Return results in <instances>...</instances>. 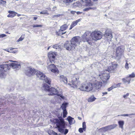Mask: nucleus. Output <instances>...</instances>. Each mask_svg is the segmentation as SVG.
<instances>
[{"label": "nucleus", "instance_id": "1", "mask_svg": "<svg viewBox=\"0 0 135 135\" xmlns=\"http://www.w3.org/2000/svg\"><path fill=\"white\" fill-rule=\"evenodd\" d=\"M102 34L99 31H94L91 33L87 31L82 36V40L83 42H87L90 45L93 42V41H97L101 39Z\"/></svg>", "mask_w": 135, "mask_h": 135}, {"label": "nucleus", "instance_id": "2", "mask_svg": "<svg viewBox=\"0 0 135 135\" xmlns=\"http://www.w3.org/2000/svg\"><path fill=\"white\" fill-rule=\"evenodd\" d=\"M42 89L47 92V94L49 95L54 96L57 95L59 96V98L61 100H64L65 97L62 94V93L59 92L56 89L49 86L47 84H44L42 87Z\"/></svg>", "mask_w": 135, "mask_h": 135}, {"label": "nucleus", "instance_id": "3", "mask_svg": "<svg viewBox=\"0 0 135 135\" xmlns=\"http://www.w3.org/2000/svg\"><path fill=\"white\" fill-rule=\"evenodd\" d=\"M77 78H73V80L69 81V83L68 84L74 88L80 89L81 90L87 91L86 82L83 83L80 86V82H78L77 81Z\"/></svg>", "mask_w": 135, "mask_h": 135}, {"label": "nucleus", "instance_id": "4", "mask_svg": "<svg viewBox=\"0 0 135 135\" xmlns=\"http://www.w3.org/2000/svg\"><path fill=\"white\" fill-rule=\"evenodd\" d=\"M56 123L59 131L65 135L66 134L68 131L67 129H64L65 128V123L64 119L61 117H59L56 119Z\"/></svg>", "mask_w": 135, "mask_h": 135}, {"label": "nucleus", "instance_id": "5", "mask_svg": "<svg viewBox=\"0 0 135 135\" xmlns=\"http://www.w3.org/2000/svg\"><path fill=\"white\" fill-rule=\"evenodd\" d=\"M37 76L40 79H44L45 82L49 85L50 84L51 81L50 79L46 76L45 75L40 71H36L35 73Z\"/></svg>", "mask_w": 135, "mask_h": 135}, {"label": "nucleus", "instance_id": "6", "mask_svg": "<svg viewBox=\"0 0 135 135\" xmlns=\"http://www.w3.org/2000/svg\"><path fill=\"white\" fill-rule=\"evenodd\" d=\"M124 47L121 46L118 47L116 49V59L117 60H119L121 58V56L124 52Z\"/></svg>", "mask_w": 135, "mask_h": 135}, {"label": "nucleus", "instance_id": "7", "mask_svg": "<svg viewBox=\"0 0 135 135\" xmlns=\"http://www.w3.org/2000/svg\"><path fill=\"white\" fill-rule=\"evenodd\" d=\"M51 63V62H47V68L49 70L55 73H58L59 71L57 68L54 64Z\"/></svg>", "mask_w": 135, "mask_h": 135}, {"label": "nucleus", "instance_id": "8", "mask_svg": "<svg viewBox=\"0 0 135 135\" xmlns=\"http://www.w3.org/2000/svg\"><path fill=\"white\" fill-rule=\"evenodd\" d=\"M11 66L13 69H16L17 68V64L14 63L11 64V65L8 64L0 65V68H1L4 71H6L9 69Z\"/></svg>", "mask_w": 135, "mask_h": 135}, {"label": "nucleus", "instance_id": "9", "mask_svg": "<svg viewBox=\"0 0 135 135\" xmlns=\"http://www.w3.org/2000/svg\"><path fill=\"white\" fill-rule=\"evenodd\" d=\"M36 71L34 69L31 67H27L25 71V73L27 76H31L35 74Z\"/></svg>", "mask_w": 135, "mask_h": 135}, {"label": "nucleus", "instance_id": "10", "mask_svg": "<svg viewBox=\"0 0 135 135\" xmlns=\"http://www.w3.org/2000/svg\"><path fill=\"white\" fill-rule=\"evenodd\" d=\"M99 77L102 80L103 83L106 84L107 83V81L109 79L110 76L108 73H106L104 71L100 75Z\"/></svg>", "mask_w": 135, "mask_h": 135}, {"label": "nucleus", "instance_id": "11", "mask_svg": "<svg viewBox=\"0 0 135 135\" xmlns=\"http://www.w3.org/2000/svg\"><path fill=\"white\" fill-rule=\"evenodd\" d=\"M82 36L81 37V38L79 36H75L72 38L70 41L76 47V46L79 45L81 41L83 42L82 40Z\"/></svg>", "mask_w": 135, "mask_h": 135}, {"label": "nucleus", "instance_id": "12", "mask_svg": "<svg viewBox=\"0 0 135 135\" xmlns=\"http://www.w3.org/2000/svg\"><path fill=\"white\" fill-rule=\"evenodd\" d=\"M104 36L105 40L108 42L110 41L113 38L112 32L110 31L106 30L104 35Z\"/></svg>", "mask_w": 135, "mask_h": 135}, {"label": "nucleus", "instance_id": "13", "mask_svg": "<svg viewBox=\"0 0 135 135\" xmlns=\"http://www.w3.org/2000/svg\"><path fill=\"white\" fill-rule=\"evenodd\" d=\"M75 47L71 41L66 42L64 44V47L67 50H73L75 49Z\"/></svg>", "mask_w": 135, "mask_h": 135}, {"label": "nucleus", "instance_id": "14", "mask_svg": "<svg viewBox=\"0 0 135 135\" xmlns=\"http://www.w3.org/2000/svg\"><path fill=\"white\" fill-rule=\"evenodd\" d=\"M48 55L49 59L47 60V62L49 61L51 62V63H53L56 56L55 52L51 51L48 53Z\"/></svg>", "mask_w": 135, "mask_h": 135}, {"label": "nucleus", "instance_id": "15", "mask_svg": "<svg viewBox=\"0 0 135 135\" xmlns=\"http://www.w3.org/2000/svg\"><path fill=\"white\" fill-rule=\"evenodd\" d=\"M68 27V26L66 25H64L60 27V28L59 30L58 34L59 35H63L66 33V31L63 32Z\"/></svg>", "mask_w": 135, "mask_h": 135}, {"label": "nucleus", "instance_id": "16", "mask_svg": "<svg viewBox=\"0 0 135 135\" xmlns=\"http://www.w3.org/2000/svg\"><path fill=\"white\" fill-rule=\"evenodd\" d=\"M117 66V64L112 62L109 65L108 68V72H112L114 70Z\"/></svg>", "mask_w": 135, "mask_h": 135}, {"label": "nucleus", "instance_id": "17", "mask_svg": "<svg viewBox=\"0 0 135 135\" xmlns=\"http://www.w3.org/2000/svg\"><path fill=\"white\" fill-rule=\"evenodd\" d=\"M87 91H90L93 90L94 88L93 84L90 82H86Z\"/></svg>", "mask_w": 135, "mask_h": 135}, {"label": "nucleus", "instance_id": "18", "mask_svg": "<svg viewBox=\"0 0 135 135\" xmlns=\"http://www.w3.org/2000/svg\"><path fill=\"white\" fill-rule=\"evenodd\" d=\"M102 83L100 82L95 81L93 85L94 87L96 89H99L101 86Z\"/></svg>", "mask_w": 135, "mask_h": 135}, {"label": "nucleus", "instance_id": "19", "mask_svg": "<svg viewBox=\"0 0 135 135\" xmlns=\"http://www.w3.org/2000/svg\"><path fill=\"white\" fill-rule=\"evenodd\" d=\"M58 77L61 81H62L65 83H66L68 82L67 78L66 76L63 75H60Z\"/></svg>", "mask_w": 135, "mask_h": 135}, {"label": "nucleus", "instance_id": "20", "mask_svg": "<svg viewBox=\"0 0 135 135\" xmlns=\"http://www.w3.org/2000/svg\"><path fill=\"white\" fill-rule=\"evenodd\" d=\"M9 14L8 15L7 17H8L13 18L16 16V13L12 11H9L8 12Z\"/></svg>", "mask_w": 135, "mask_h": 135}, {"label": "nucleus", "instance_id": "21", "mask_svg": "<svg viewBox=\"0 0 135 135\" xmlns=\"http://www.w3.org/2000/svg\"><path fill=\"white\" fill-rule=\"evenodd\" d=\"M67 119L70 124L71 125L75 123V120L74 119L70 116H69L67 118Z\"/></svg>", "mask_w": 135, "mask_h": 135}, {"label": "nucleus", "instance_id": "22", "mask_svg": "<svg viewBox=\"0 0 135 135\" xmlns=\"http://www.w3.org/2000/svg\"><path fill=\"white\" fill-rule=\"evenodd\" d=\"M81 1L84 2H85L86 3L87 6H91L93 5V3H91L90 0H81Z\"/></svg>", "mask_w": 135, "mask_h": 135}, {"label": "nucleus", "instance_id": "23", "mask_svg": "<svg viewBox=\"0 0 135 135\" xmlns=\"http://www.w3.org/2000/svg\"><path fill=\"white\" fill-rule=\"evenodd\" d=\"M75 0H63V2L66 5H69Z\"/></svg>", "mask_w": 135, "mask_h": 135}, {"label": "nucleus", "instance_id": "24", "mask_svg": "<svg viewBox=\"0 0 135 135\" xmlns=\"http://www.w3.org/2000/svg\"><path fill=\"white\" fill-rule=\"evenodd\" d=\"M119 127L122 129L123 128V126L124 124V122L123 120H120L118 122Z\"/></svg>", "mask_w": 135, "mask_h": 135}, {"label": "nucleus", "instance_id": "25", "mask_svg": "<svg viewBox=\"0 0 135 135\" xmlns=\"http://www.w3.org/2000/svg\"><path fill=\"white\" fill-rule=\"evenodd\" d=\"M96 8V7H87L83 9V11H89L90 9H95Z\"/></svg>", "mask_w": 135, "mask_h": 135}, {"label": "nucleus", "instance_id": "26", "mask_svg": "<svg viewBox=\"0 0 135 135\" xmlns=\"http://www.w3.org/2000/svg\"><path fill=\"white\" fill-rule=\"evenodd\" d=\"M81 21V20L80 19H78L76 21H75L74 22H73L71 25L72 26L74 27L75 26H76L78 22H79Z\"/></svg>", "mask_w": 135, "mask_h": 135}, {"label": "nucleus", "instance_id": "27", "mask_svg": "<svg viewBox=\"0 0 135 135\" xmlns=\"http://www.w3.org/2000/svg\"><path fill=\"white\" fill-rule=\"evenodd\" d=\"M102 130L104 131H106L108 130H110L109 125L104 127L102 128Z\"/></svg>", "mask_w": 135, "mask_h": 135}, {"label": "nucleus", "instance_id": "28", "mask_svg": "<svg viewBox=\"0 0 135 135\" xmlns=\"http://www.w3.org/2000/svg\"><path fill=\"white\" fill-rule=\"evenodd\" d=\"M135 115V113H132L129 114H121L120 115H118V116H125V117H127V116H129L130 117H131V115Z\"/></svg>", "mask_w": 135, "mask_h": 135}, {"label": "nucleus", "instance_id": "29", "mask_svg": "<svg viewBox=\"0 0 135 135\" xmlns=\"http://www.w3.org/2000/svg\"><path fill=\"white\" fill-rule=\"evenodd\" d=\"M48 134L50 135H57V133L54 132L52 130H51L48 131Z\"/></svg>", "mask_w": 135, "mask_h": 135}, {"label": "nucleus", "instance_id": "30", "mask_svg": "<svg viewBox=\"0 0 135 135\" xmlns=\"http://www.w3.org/2000/svg\"><path fill=\"white\" fill-rule=\"evenodd\" d=\"M68 104L67 103H63L62 104L61 108L63 110H66V105Z\"/></svg>", "mask_w": 135, "mask_h": 135}, {"label": "nucleus", "instance_id": "31", "mask_svg": "<svg viewBox=\"0 0 135 135\" xmlns=\"http://www.w3.org/2000/svg\"><path fill=\"white\" fill-rule=\"evenodd\" d=\"M96 99V98L94 97H91L88 99V101L89 102H91L94 101Z\"/></svg>", "mask_w": 135, "mask_h": 135}, {"label": "nucleus", "instance_id": "32", "mask_svg": "<svg viewBox=\"0 0 135 135\" xmlns=\"http://www.w3.org/2000/svg\"><path fill=\"white\" fill-rule=\"evenodd\" d=\"M80 3L79 2H76L73 4V6L74 7H76L79 6Z\"/></svg>", "mask_w": 135, "mask_h": 135}, {"label": "nucleus", "instance_id": "33", "mask_svg": "<svg viewBox=\"0 0 135 135\" xmlns=\"http://www.w3.org/2000/svg\"><path fill=\"white\" fill-rule=\"evenodd\" d=\"M117 125L116 124H114L109 125L110 130L116 127Z\"/></svg>", "mask_w": 135, "mask_h": 135}, {"label": "nucleus", "instance_id": "34", "mask_svg": "<svg viewBox=\"0 0 135 135\" xmlns=\"http://www.w3.org/2000/svg\"><path fill=\"white\" fill-rule=\"evenodd\" d=\"M63 16V14H58L57 15H55L52 16V18L53 19H54L55 18H57L60 17V16Z\"/></svg>", "mask_w": 135, "mask_h": 135}, {"label": "nucleus", "instance_id": "35", "mask_svg": "<svg viewBox=\"0 0 135 135\" xmlns=\"http://www.w3.org/2000/svg\"><path fill=\"white\" fill-rule=\"evenodd\" d=\"M6 3V1L3 0H0V5H2L3 6H4L5 5Z\"/></svg>", "mask_w": 135, "mask_h": 135}, {"label": "nucleus", "instance_id": "36", "mask_svg": "<svg viewBox=\"0 0 135 135\" xmlns=\"http://www.w3.org/2000/svg\"><path fill=\"white\" fill-rule=\"evenodd\" d=\"M121 84V83H118L117 84H114L112 86H113L114 88H115L118 87H120V84Z\"/></svg>", "mask_w": 135, "mask_h": 135}, {"label": "nucleus", "instance_id": "37", "mask_svg": "<svg viewBox=\"0 0 135 135\" xmlns=\"http://www.w3.org/2000/svg\"><path fill=\"white\" fill-rule=\"evenodd\" d=\"M63 117L64 118H65L66 117V115L67 114V112L66 111V109L63 110Z\"/></svg>", "mask_w": 135, "mask_h": 135}, {"label": "nucleus", "instance_id": "38", "mask_svg": "<svg viewBox=\"0 0 135 135\" xmlns=\"http://www.w3.org/2000/svg\"><path fill=\"white\" fill-rule=\"evenodd\" d=\"M40 13L41 14H46L47 15H49V13H48L47 11L46 10H44L40 12Z\"/></svg>", "mask_w": 135, "mask_h": 135}, {"label": "nucleus", "instance_id": "39", "mask_svg": "<svg viewBox=\"0 0 135 135\" xmlns=\"http://www.w3.org/2000/svg\"><path fill=\"white\" fill-rule=\"evenodd\" d=\"M83 130L84 131L85 130L86 128V124L85 122H84L83 123Z\"/></svg>", "mask_w": 135, "mask_h": 135}, {"label": "nucleus", "instance_id": "40", "mask_svg": "<svg viewBox=\"0 0 135 135\" xmlns=\"http://www.w3.org/2000/svg\"><path fill=\"white\" fill-rule=\"evenodd\" d=\"M24 38V35H22L21 37L17 40V42L22 41Z\"/></svg>", "mask_w": 135, "mask_h": 135}, {"label": "nucleus", "instance_id": "41", "mask_svg": "<svg viewBox=\"0 0 135 135\" xmlns=\"http://www.w3.org/2000/svg\"><path fill=\"white\" fill-rule=\"evenodd\" d=\"M42 25H38L37 24L33 25H32V27L33 28L37 27H42Z\"/></svg>", "mask_w": 135, "mask_h": 135}, {"label": "nucleus", "instance_id": "42", "mask_svg": "<svg viewBox=\"0 0 135 135\" xmlns=\"http://www.w3.org/2000/svg\"><path fill=\"white\" fill-rule=\"evenodd\" d=\"M128 76L131 79L135 77V74L134 73H132V74L129 75Z\"/></svg>", "mask_w": 135, "mask_h": 135}, {"label": "nucleus", "instance_id": "43", "mask_svg": "<svg viewBox=\"0 0 135 135\" xmlns=\"http://www.w3.org/2000/svg\"><path fill=\"white\" fill-rule=\"evenodd\" d=\"M66 66V65L64 63L60 64V67L62 68H65Z\"/></svg>", "mask_w": 135, "mask_h": 135}, {"label": "nucleus", "instance_id": "44", "mask_svg": "<svg viewBox=\"0 0 135 135\" xmlns=\"http://www.w3.org/2000/svg\"><path fill=\"white\" fill-rule=\"evenodd\" d=\"M125 78L127 79L126 81H127L128 83V84H129L130 83L131 79L128 76Z\"/></svg>", "mask_w": 135, "mask_h": 135}, {"label": "nucleus", "instance_id": "45", "mask_svg": "<svg viewBox=\"0 0 135 135\" xmlns=\"http://www.w3.org/2000/svg\"><path fill=\"white\" fill-rule=\"evenodd\" d=\"M129 95V93H127L126 94L124 95L123 97L124 98L126 99L127 97Z\"/></svg>", "mask_w": 135, "mask_h": 135}, {"label": "nucleus", "instance_id": "46", "mask_svg": "<svg viewBox=\"0 0 135 135\" xmlns=\"http://www.w3.org/2000/svg\"><path fill=\"white\" fill-rule=\"evenodd\" d=\"M53 47L55 49H57L59 48V46L58 45L55 44L53 46Z\"/></svg>", "mask_w": 135, "mask_h": 135}, {"label": "nucleus", "instance_id": "47", "mask_svg": "<svg viewBox=\"0 0 135 135\" xmlns=\"http://www.w3.org/2000/svg\"><path fill=\"white\" fill-rule=\"evenodd\" d=\"M17 69L20 68L21 67V64L20 62H17Z\"/></svg>", "mask_w": 135, "mask_h": 135}, {"label": "nucleus", "instance_id": "48", "mask_svg": "<svg viewBox=\"0 0 135 135\" xmlns=\"http://www.w3.org/2000/svg\"><path fill=\"white\" fill-rule=\"evenodd\" d=\"M83 128H80L79 129V131L80 133H82L83 132Z\"/></svg>", "mask_w": 135, "mask_h": 135}, {"label": "nucleus", "instance_id": "49", "mask_svg": "<svg viewBox=\"0 0 135 135\" xmlns=\"http://www.w3.org/2000/svg\"><path fill=\"white\" fill-rule=\"evenodd\" d=\"M6 36V35L4 34H2L0 35V38H3L4 37H5Z\"/></svg>", "mask_w": 135, "mask_h": 135}, {"label": "nucleus", "instance_id": "50", "mask_svg": "<svg viewBox=\"0 0 135 135\" xmlns=\"http://www.w3.org/2000/svg\"><path fill=\"white\" fill-rule=\"evenodd\" d=\"M128 63L127 62L125 64V68L126 69H128L129 68V67L128 66Z\"/></svg>", "mask_w": 135, "mask_h": 135}, {"label": "nucleus", "instance_id": "51", "mask_svg": "<svg viewBox=\"0 0 135 135\" xmlns=\"http://www.w3.org/2000/svg\"><path fill=\"white\" fill-rule=\"evenodd\" d=\"M113 89H114V88L113 86H111V87L108 88V91H110Z\"/></svg>", "mask_w": 135, "mask_h": 135}, {"label": "nucleus", "instance_id": "52", "mask_svg": "<svg viewBox=\"0 0 135 135\" xmlns=\"http://www.w3.org/2000/svg\"><path fill=\"white\" fill-rule=\"evenodd\" d=\"M122 81L124 83H126L128 82L126 81L127 79L125 78H123L122 79Z\"/></svg>", "mask_w": 135, "mask_h": 135}, {"label": "nucleus", "instance_id": "53", "mask_svg": "<svg viewBox=\"0 0 135 135\" xmlns=\"http://www.w3.org/2000/svg\"><path fill=\"white\" fill-rule=\"evenodd\" d=\"M76 12L75 11H71V14H74Z\"/></svg>", "mask_w": 135, "mask_h": 135}, {"label": "nucleus", "instance_id": "54", "mask_svg": "<svg viewBox=\"0 0 135 135\" xmlns=\"http://www.w3.org/2000/svg\"><path fill=\"white\" fill-rule=\"evenodd\" d=\"M76 14H77V15H79V14H81L82 12H79V11H78V12H76Z\"/></svg>", "mask_w": 135, "mask_h": 135}, {"label": "nucleus", "instance_id": "55", "mask_svg": "<svg viewBox=\"0 0 135 135\" xmlns=\"http://www.w3.org/2000/svg\"><path fill=\"white\" fill-rule=\"evenodd\" d=\"M4 73H1L0 74V77L2 78L3 77L2 76L3 75Z\"/></svg>", "mask_w": 135, "mask_h": 135}, {"label": "nucleus", "instance_id": "56", "mask_svg": "<svg viewBox=\"0 0 135 135\" xmlns=\"http://www.w3.org/2000/svg\"><path fill=\"white\" fill-rule=\"evenodd\" d=\"M97 0H90V1L91 2V3H93V2H94L95 1H97Z\"/></svg>", "mask_w": 135, "mask_h": 135}, {"label": "nucleus", "instance_id": "57", "mask_svg": "<svg viewBox=\"0 0 135 135\" xmlns=\"http://www.w3.org/2000/svg\"><path fill=\"white\" fill-rule=\"evenodd\" d=\"M102 94H103V95L106 94H107V92H103V93Z\"/></svg>", "mask_w": 135, "mask_h": 135}, {"label": "nucleus", "instance_id": "58", "mask_svg": "<svg viewBox=\"0 0 135 135\" xmlns=\"http://www.w3.org/2000/svg\"><path fill=\"white\" fill-rule=\"evenodd\" d=\"M73 27L72 26H71V25L70 26V27L69 28V30H71V29H72V28Z\"/></svg>", "mask_w": 135, "mask_h": 135}, {"label": "nucleus", "instance_id": "59", "mask_svg": "<svg viewBox=\"0 0 135 135\" xmlns=\"http://www.w3.org/2000/svg\"><path fill=\"white\" fill-rule=\"evenodd\" d=\"M37 17H35L33 18V19L34 20H36L37 19Z\"/></svg>", "mask_w": 135, "mask_h": 135}, {"label": "nucleus", "instance_id": "60", "mask_svg": "<svg viewBox=\"0 0 135 135\" xmlns=\"http://www.w3.org/2000/svg\"><path fill=\"white\" fill-rule=\"evenodd\" d=\"M78 119L80 120H81V118L79 117H78Z\"/></svg>", "mask_w": 135, "mask_h": 135}, {"label": "nucleus", "instance_id": "61", "mask_svg": "<svg viewBox=\"0 0 135 135\" xmlns=\"http://www.w3.org/2000/svg\"><path fill=\"white\" fill-rule=\"evenodd\" d=\"M11 49H10V51H9V50H8V49L7 50V51H8V52H12V51H11Z\"/></svg>", "mask_w": 135, "mask_h": 135}, {"label": "nucleus", "instance_id": "62", "mask_svg": "<svg viewBox=\"0 0 135 135\" xmlns=\"http://www.w3.org/2000/svg\"><path fill=\"white\" fill-rule=\"evenodd\" d=\"M11 52H12L15 53L16 52V51H12Z\"/></svg>", "mask_w": 135, "mask_h": 135}, {"label": "nucleus", "instance_id": "63", "mask_svg": "<svg viewBox=\"0 0 135 135\" xmlns=\"http://www.w3.org/2000/svg\"><path fill=\"white\" fill-rule=\"evenodd\" d=\"M50 46H49V47L47 49V50H48L50 48Z\"/></svg>", "mask_w": 135, "mask_h": 135}, {"label": "nucleus", "instance_id": "64", "mask_svg": "<svg viewBox=\"0 0 135 135\" xmlns=\"http://www.w3.org/2000/svg\"><path fill=\"white\" fill-rule=\"evenodd\" d=\"M17 16H19L18 15V14H17Z\"/></svg>", "mask_w": 135, "mask_h": 135}]
</instances>
